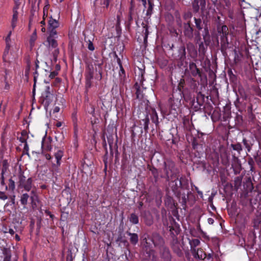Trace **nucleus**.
I'll return each instance as SVG.
<instances>
[{
	"label": "nucleus",
	"mask_w": 261,
	"mask_h": 261,
	"mask_svg": "<svg viewBox=\"0 0 261 261\" xmlns=\"http://www.w3.org/2000/svg\"><path fill=\"white\" fill-rule=\"evenodd\" d=\"M164 171L167 179L175 184L171 186L173 191L176 190L178 187H183L185 185V177H181L178 180L179 172L175 167V163L171 161H167L164 163Z\"/></svg>",
	"instance_id": "1"
},
{
	"label": "nucleus",
	"mask_w": 261,
	"mask_h": 261,
	"mask_svg": "<svg viewBox=\"0 0 261 261\" xmlns=\"http://www.w3.org/2000/svg\"><path fill=\"white\" fill-rule=\"evenodd\" d=\"M12 31H10L6 38V47L4 52L3 58L5 62H11L17 57L18 48L16 46H14L10 39Z\"/></svg>",
	"instance_id": "2"
},
{
	"label": "nucleus",
	"mask_w": 261,
	"mask_h": 261,
	"mask_svg": "<svg viewBox=\"0 0 261 261\" xmlns=\"http://www.w3.org/2000/svg\"><path fill=\"white\" fill-rule=\"evenodd\" d=\"M184 83L180 81L176 89H173L172 97L168 100V102L171 108L176 111L181 106V101L183 97L182 89Z\"/></svg>",
	"instance_id": "3"
},
{
	"label": "nucleus",
	"mask_w": 261,
	"mask_h": 261,
	"mask_svg": "<svg viewBox=\"0 0 261 261\" xmlns=\"http://www.w3.org/2000/svg\"><path fill=\"white\" fill-rule=\"evenodd\" d=\"M218 33L220 36L221 51H225L228 48L229 44L228 39L229 34L228 27L226 25H223L220 28H218Z\"/></svg>",
	"instance_id": "4"
},
{
	"label": "nucleus",
	"mask_w": 261,
	"mask_h": 261,
	"mask_svg": "<svg viewBox=\"0 0 261 261\" xmlns=\"http://www.w3.org/2000/svg\"><path fill=\"white\" fill-rule=\"evenodd\" d=\"M19 186L23 188L25 190L29 191L32 188V179L29 178L26 179L23 173L20 172L18 175Z\"/></svg>",
	"instance_id": "5"
},
{
	"label": "nucleus",
	"mask_w": 261,
	"mask_h": 261,
	"mask_svg": "<svg viewBox=\"0 0 261 261\" xmlns=\"http://www.w3.org/2000/svg\"><path fill=\"white\" fill-rule=\"evenodd\" d=\"M59 27V23L57 20L53 18L52 16L49 17L48 22V31L50 35H57L56 29Z\"/></svg>",
	"instance_id": "6"
},
{
	"label": "nucleus",
	"mask_w": 261,
	"mask_h": 261,
	"mask_svg": "<svg viewBox=\"0 0 261 261\" xmlns=\"http://www.w3.org/2000/svg\"><path fill=\"white\" fill-rule=\"evenodd\" d=\"M54 95L50 92V87L47 86L45 87L44 91L42 93L41 97L45 102V105H48L51 101Z\"/></svg>",
	"instance_id": "7"
},
{
	"label": "nucleus",
	"mask_w": 261,
	"mask_h": 261,
	"mask_svg": "<svg viewBox=\"0 0 261 261\" xmlns=\"http://www.w3.org/2000/svg\"><path fill=\"white\" fill-rule=\"evenodd\" d=\"M171 248L174 253L178 256L181 257L183 255V252L181 249V245L177 239H173L171 244Z\"/></svg>",
	"instance_id": "8"
},
{
	"label": "nucleus",
	"mask_w": 261,
	"mask_h": 261,
	"mask_svg": "<svg viewBox=\"0 0 261 261\" xmlns=\"http://www.w3.org/2000/svg\"><path fill=\"white\" fill-rule=\"evenodd\" d=\"M184 34L185 36L190 39L193 37V28L191 25L190 21L185 23L184 24Z\"/></svg>",
	"instance_id": "9"
},
{
	"label": "nucleus",
	"mask_w": 261,
	"mask_h": 261,
	"mask_svg": "<svg viewBox=\"0 0 261 261\" xmlns=\"http://www.w3.org/2000/svg\"><path fill=\"white\" fill-rule=\"evenodd\" d=\"M159 249L160 254L162 258H163L164 261H170L171 259V255L169 248L164 246Z\"/></svg>",
	"instance_id": "10"
},
{
	"label": "nucleus",
	"mask_w": 261,
	"mask_h": 261,
	"mask_svg": "<svg viewBox=\"0 0 261 261\" xmlns=\"http://www.w3.org/2000/svg\"><path fill=\"white\" fill-rule=\"evenodd\" d=\"M144 223L147 226H151L153 223V218L149 211H144L143 214Z\"/></svg>",
	"instance_id": "11"
},
{
	"label": "nucleus",
	"mask_w": 261,
	"mask_h": 261,
	"mask_svg": "<svg viewBox=\"0 0 261 261\" xmlns=\"http://www.w3.org/2000/svg\"><path fill=\"white\" fill-rule=\"evenodd\" d=\"M152 241L154 246L159 247V248L164 246V239L159 234H154L152 236Z\"/></svg>",
	"instance_id": "12"
},
{
	"label": "nucleus",
	"mask_w": 261,
	"mask_h": 261,
	"mask_svg": "<svg viewBox=\"0 0 261 261\" xmlns=\"http://www.w3.org/2000/svg\"><path fill=\"white\" fill-rule=\"evenodd\" d=\"M189 69L191 75L194 77L198 76L199 77L201 76V73L200 69L197 68L195 63L192 62L189 64Z\"/></svg>",
	"instance_id": "13"
},
{
	"label": "nucleus",
	"mask_w": 261,
	"mask_h": 261,
	"mask_svg": "<svg viewBox=\"0 0 261 261\" xmlns=\"http://www.w3.org/2000/svg\"><path fill=\"white\" fill-rule=\"evenodd\" d=\"M193 256L195 258L198 259H204L205 258L206 254L201 248L193 249L191 251Z\"/></svg>",
	"instance_id": "14"
},
{
	"label": "nucleus",
	"mask_w": 261,
	"mask_h": 261,
	"mask_svg": "<svg viewBox=\"0 0 261 261\" xmlns=\"http://www.w3.org/2000/svg\"><path fill=\"white\" fill-rule=\"evenodd\" d=\"M57 35H49L48 37L47 38V41L48 44V47L50 48L51 47L52 48H56L58 46V43L56 40V38H57Z\"/></svg>",
	"instance_id": "15"
},
{
	"label": "nucleus",
	"mask_w": 261,
	"mask_h": 261,
	"mask_svg": "<svg viewBox=\"0 0 261 261\" xmlns=\"http://www.w3.org/2000/svg\"><path fill=\"white\" fill-rule=\"evenodd\" d=\"M202 36L205 44L206 45H209L210 43V35L209 30L206 24H205L204 27V30L202 32Z\"/></svg>",
	"instance_id": "16"
},
{
	"label": "nucleus",
	"mask_w": 261,
	"mask_h": 261,
	"mask_svg": "<svg viewBox=\"0 0 261 261\" xmlns=\"http://www.w3.org/2000/svg\"><path fill=\"white\" fill-rule=\"evenodd\" d=\"M17 10L18 9L15 10L14 9H13V15L11 21V27L12 30L15 28L17 25L18 16V12Z\"/></svg>",
	"instance_id": "17"
},
{
	"label": "nucleus",
	"mask_w": 261,
	"mask_h": 261,
	"mask_svg": "<svg viewBox=\"0 0 261 261\" xmlns=\"http://www.w3.org/2000/svg\"><path fill=\"white\" fill-rule=\"evenodd\" d=\"M94 76V69L91 66H88L85 71V80H92Z\"/></svg>",
	"instance_id": "18"
},
{
	"label": "nucleus",
	"mask_w": 261,
	"mask_h": 261,
	"mask_svg": "<svg viewBox=\"0 0 261 261\" xmlns=\"http://www.w3.org/2000/svg\"><path fill=\"white\" fill-rule=\"evenodd\" d=\"M242 143L247 149V151L250 152L252 149V146L253 145L254 141L248 140L246 138H243Z\"/></svg>",
	"instance_id": "19"
},
{
	"label": "nucleus",
	"mask_w": 261,
	"mask_h": 261,
	"mask_svg": "<svg viewBox=\"0 0 261 261\" xmlns=\"http://www.w3.org/2000/svg\"><path fill=\"white\" fill-rule=\"evenodd\" d=\"M149 114L150 115V118L152 122L155 123L156 126H157L159 123V118L155 110L154 109H151V111L149 112Z\"/></svg>",
	"instance_id": "20"
},
{
	"label": "nucleus",
	"mask_w": 261,
	"mask_h": 261,
	"mask_svg": "<svg viewBox=\"0 0 261 261\" xmlns=\"http://www.w3.org/2000/svg\"><path fill=\"white\" fill-rule=\"evenodd\" d=\"M134 87L136 89V94L137 98L140 99L143 98L144 94L143 93V91L141 89V88L139 86L137 83H136L135 84Z\"/></svg>",
	"instance_id": "21"
},
{
	"label": "nucleus",
	"mask_w": 261,
	"mask_h": 261,
	"mask_svg": "<svg viewBox=\"0 0 261 261\" xmlns=\"http://www.w3.org/2000/svg\"><path fill=\"white\" fill-rule=\"evenodd\" d=\"M63 156V151L61 150H58L55 153V156L57 161V166L59 167L61 165L60 160Z\"/></svg>",
	"instance_id": "22"
},
{
	"label": "nucleus",
	"mask_w": 261,
	"mask_h": 261,
	"mask_svg": "<svg viewBox=\"0 0 261 261\" xmlns=\"http://www.w3.org/2000/svg\"><path fill=\"white\" fill-rule=\"evenodd\" d=\"M127 234L130 237V242L133 244H136L138 242V236L137 233H131L130 232L127 231Z\"/></svg>",
	"instance_id": "23"
},
{
	"label": "nucleus",
	"mask_w": 261,
	"mask_h": 261,
	"mask_svg": "<svg viewBox=\"0 0 261 261\" xmlns=\"http://www.w3.org/2000/svg\"><path fill=\"white\" fill-rule=\"evenodd\" d=\"M196 28L199 30H201L203 28V25L204 24V21H202L200 18H194Z\"/></svg>",
	"instance_id": "24"
},
{
	"label": "nucleus",
	"mask_w": 261,
	"mask_h": 261,
	"mask_svg": "<svg viewBox=\"0 0 261 261\" xmlns=\"http://www.w3.org/2000/svg\"><path fill=\"white\" fill-rule=\"evenodd\" d=\"M15 188V184L14 180L12 178L9 179L8 186H5V190L13 191Z\"/></svg>",
	"instance_id": "25"
},
{
	"label": "nucleus",
	"mask_w": 261,
	"mask_h": 261,
	"mask_svg": "<svg viewBox=\"0 0 261 261\" xmlns=\"http://www.w3.org/2000/svg\"><path fill=\"white\" fill-rule=\"evenodd\" d=\"M178 51L179 59L181 60H184L186 58V48L185 46H181L179 48Z\"/></svg>",
	"instance_id": "26"
},
{
	"label": "nucleus",
	"mask_w": 261,
	"mask_h": 261,
	"mask_svg": "<svg viewBox=\"0 0 261 261\" xmlns=\"http://www.w3.org/2000/svg\"><path fill=\"white\" fill-rule=\"evenodd\" d=\"M29 197V195L27 193L23 194L20 197V201L21 204L24 206L26 205L28 203Z\"/></svg>",
	"instance_id": "27"
},
{
	"label": "nucleus",
	"mask_w": 261,
	"mask_h": 261,
	"mask_svg": "<svg viewBox=\"0 0 261 261\" xmlns=\"http://www.w3.org/2000/svg\"><path fill=\"white\" fill-rule=\"evenodd\" d=\"M129 220L131 223L134 224H137L139 223V218L138 216L135 213H132L130 214Z\"/></svg>",
	"instance_id": "28"
},
{
	"label": "nucleus",
	"mask_w": 261,
	"mask_h": 261,
	"mask_svg": "<svg viewBox=\"0 0 261 261\" xmlns=\"http://www.w3.org/2000/svg\"><path fill=\"white\" fill-rule=\"evenodd\" d=\"M200 241L197 239H194L190 241V245L191 246V250L192 251L193 249H196V247L198 246L200 244Z\"/></svg>",
	"instance_id": "29"
},
{
	"label": "nucleus",
	"mask_w": 261,
	"mask_h": 261,
	"mask_svg": "<svg viewBox=\"0 0 261 261\" xmlns=\"http://www.w3.org/2000/svg\"><path fill=\"white\" fill-rule=\"evenodd\" d=\"M142 120L144 122L143 126L144 130L146 132H147L149 129L148 124L149 123V118L148 115H147L145 118L142 119Z\"/></svg>",
	"instance_id": "30"
},
{
	"label": "nucleus",
	"mask_w": 261,
	"mask_h": 261,
	"mask_svg": "<svg viewBox=\"0 0 261 261\" xmlns=\"http://www.w3.org/2000/svg\"><path fill=\"white\" fill-rule=\"evenodd\" d=\"M42 147L46 151H50L51 149V146L50 141H43Z\"/></svg>",
	"instance_id": "31"
},
{
	"label": "nucleus",
	"mask_w": 261,
	"mask_h": 261,
	"mask_svg": "<svg viewBox=\"0 0 261 261\" xmlns=\"http://www.w3.org/2000/svg\"><path fill=\"white\" fill-rule=\"evenodd\" d=\"M148 7L146 11V15L150 16L152 13L153 4L150 0L148 1Z\"/></svg>",
	"instance_id": "32"
},
{
	"label": "nucleus",
	"mask_w": 261,
	"mask_h": 261,
	"mask_svg": "<svg viewBox=\"0 0 261 261\" xmlns=\"http://www.w3.org/2000/svg\"><path fill=\"white\" fill-rule=\"evenodd\" d=\"M231 146L234 150L237 151L239 153H240L242 151V145L239 143L235 144H231Z\"/></svg>",
	"instance_id": "33"
},
{
	"label": "nucleus",
	"mask_w": 261,
	"mask_h": 261,
	"mask_svg": "<svg viewBox=\"0 0 261 261\" xmlns=\"http://www.w3.org/2000/svg\"><path fill=\"white\" fill-rule=\"evenodd\" d=\"M6 171V169L5 168H3L2 169V172H1V186L4 187V189H5V179H4V173H5Z\"/></svg>",
	"instance_id": "34"
},
{
	"label": "nucleus",
	"mask_w": 261,
	"mask_h": 261,
	"mask_svg": "<svg viewBox=\"0 0 261 261\" xmlns=\"http://www.w3.org/2000/svg\"><path fill=\"white\" fill-rule=\"evenodd\" d=\"M2 230L3 231L4 233H9L11 235H13L15 233V230L11 228H8L6 226H3Z\"/></svg>",
	"instance_id": "35"
},
{
	"label": "nucleus",
	"mask_w": 261,
	"mask_h": 261,
	"mask_svg": "<svg viewBox=\"0 0 261 261\" xmlns=\"http://www.w3.org/2000/svg\"><path fill=\"white\" fill-rule=\"evenodd\" d=\"M200 6L199 3H197L196 1H193V2L192 3V7L193 9V11L195 12L196 13L198 12V11L199 10Z\"/></svg>",
	"instance_id": "36"
},
{
	"label": "nucleus",
	"mask_w": 261,
	"mask_h": 261,
	"mask_svg": "<svg viewBox=\"0 0 261 261\" xmlns=\"http://www.w3.org/2000/svg\"><path fill=\"white\" fill-rule=\"evenodd\" d=\"M142 25L143 26V28L144 30L143 31V33L144 34V41L147 40V36L148 35V27L146 24H144V23H142Z\"/></svg>",
	"instance_id": "37"
},
{
	"label": "nucleus",
	"mask_w": 261,
	"mask_h": 261,
	"mask_svg": "<svg viewBox=\"0 0 261 261\" xmlns=\"http://www.w3.org/2000/svg\"><path fill=\"white\" fill-rule=\"evenodd\" d=\"M19 140L21 143L27 142L26 133L24 132H22L21 134V136L19 137Z\"/></svg>",
	"instance_id": "38"
},
{
	"label": "nucleus",
	"mask_w": 261,
	"mask_h": 261,
	"mask_svg": "<svg viewBox=\"0 0 261 261\" xmlns=\"http://www.w3.org/2000/svg\"><path fill=\"white\" fill-rule=\"evenodd\" d=\"M38 76V73L37 70L36 69L35 71L34 72V85H33V93L35 92L36 84V82H37V79Z\"/></svg>",
	"instance_id": "39"
},
{
	"label": "nucleus",
	"mask_w": 261,
	"mask_h": 261,
	"mask_svg": "<svg viewBox=\"0 0 261 261\" xmlns=\"http://www.w3.org/2000/svg\"><path fill=\"white\" fill-rule=\"evenodd\" d=\"M49 9V6L46 5L44 6L43 8V19L45 20V18L47 17V13H48V10Z\"/></svg>",
	"instance_id": "40"
},
{
	"label": "nucleus",
	"mask_w": 261,
	"mask_h": 261,
	"mask_svg": "<svg viewBox=\"0 0 261 261\" xmlns=\"http://www.w3.org/2000/svg\"><path fill=\"white\" fill-rule=\"evenodd\" d=\"M119 75L121 80L124 79L125 77V73L123 67L120 68Z\"/></svg>",
	"instance_id": "41"
},
{
	"label": "nucleus",
	"mask_w": 261,
	"mask_h": 261,
	"mask_svg": "<svg viewBox=\"0 0 261 261\" xmlns=\"http://www.w3.org/2000/svg\"><path fill=\"white\" fill-rule=\"evenodd\" d=\"M194 1H196L197 3H199L200 6L201 7V9H203L205 7V0H194Z\"/></svg>",
	"instance_id": "42"
},
{
	"label": "nucleus",
	"mask_w": 261,
	"mask_h": 261,
	"mask_svg": "<svg viewBox=\"0 0 261 261\" xmlns=\"http://www.w3.org/2000/svg\"><path fill=\"white\" fill-rule=\"evenodd\" d=\"M194 1H196L197 3H199L200 6L201 7V9H203L205 7V0H194Z\"/></svg>",
	"instance_id": "43"
},
{
	"label": "nucleus",
	"mask_w": 261,
	"mask_h": 261,
	"mask_svg": "<svg viewBox=\"0 0 261 261\" xmlns=\"http://www.w3.org/2000/svg\"><path fill=\"white\" fill-rule=\"evenodd\" d=\"M14 2L15 5L13 7V9H14L15 10L18 9L21 4L20 0H14Z\"/></svg>",
	"instance_id": "44"
},
{
	"label": "nucleus",
	"mask_w": 261,
	"mask_h": 261,
	"mask_svg": "<svg viewBox=\"0 0 261 261\" xmlns=\"http://www.w3.org/2000/svg\"><path fill=\"white\" fill-rule=\"evenodd\" d=\"M92 85V80H86L85 87L87 90H88Z\"/></svg>",
	"instance_id": "45"
},
{
	"label": "nucleus",
	"mask_w": 261,
	"mask_h": 261,
	"mask_svg": "<svg viewBox=\"0 0 261 261\" xmlns=\"http://www.w3.org/2000/svg\"><path fill=\"white\" fill-rule=\"evenodd\" d=\"M8 198L7 196L6 195L5 193L4 192L0 191V199L2 200H6Z\"/></svg>",
	"instance_id": "46"
},
{
	"label": "nucleus",
	"mask_w": 261,
	"mask_h": 261,
	"mask_svg": "<svg viewBox=\"0 0 261 261\" xmlns=\"http://www.w3.org/2000/svg\"><path fill=\"white\" fill-rule=\"evenodd\" d=\"M88 48L90 50H91V51H93L94 50V46L93 43H92V42H91V41L89 42V43L88 44Z\"/></svg>",
	"instance_id": "47"
},
{
	"label": "nucleus",
	"mask_w": 261,
	"mask_h": 261,
	"mask_svg": "<svg viewBox=\"0 0 261 261\" xmlns=\"http://www.w3.org/2000/svg\"><path fill=\"white\" fill-rule=\"evenodd\" d=\"M57 75V72H56V71H53V72H51L49 75V77L50 78V79H53L54 78L56 75Z\"/></svg>",
	"instance_id": "48"
},
{
	"label": "nucleus",
	"mask_w": 261,
	"mask_h": 261,
	"mask_svg": "<svg viewBox=\"0 0 261 261\" xmlns=\"http://www.w3.org/2000/svg\"><path fill=\"white\" fill-rule=\"evenodd\" d=\"M255 161L257 163L258 166L261 168V160L259 159H257V158H255Z\"/></svg>",
	"instance_id": "49"
},
{
	"label": "nucleus",
	"mask_w": 261,
	"mask_h": 261,
	"mask_svg": "<svg viewBox=\"0 0 261 261\" xmlns=\"http://www.w3.org/2000/svg\"><path fill=\"white\" fill-rule=\"evenodd\" d=\"M191 16H192V14L190 12H188V13L185 14V15L184 16V18L185 19H186L188 18L191 17Z\"/></svg>",
	"instance_id": "50"
},
{
	"label": "nucleus",
	"mask_w": 261,
	"mask_h": 261,
	"mask_svg": "<svg viewBox=\"0 0 261 261\" xmlns=\"http://www.w3.org/2000/svg\"><path fill=\"white\" fill-rule=\"evenodd\" d=\"M110 3V0H103L102 5L105 6L107 8L109 6Z\"/></svg>",
	"instance_id": "51"
},
{
	"label": "nucleus",
	"mask_w": 261,
	"mask_h": 261,
	"mask_svg": "<svg viewBox=\"0 0 261 261\" xmlns=\"http://www.w3.org/2000/svg\"><path fill=\"white\" fill-rule=\"evenodd\" d=\"M199 50H204V45H203V42H201L199 45Z\"/></svg>",
	"instance_id": "52"
},
{
	"label": "nucleus",
	"mask_w": 261,
	"mask_h": 261,
	"mask_svg": "<svg viewBox=\"0 0 261 261\" xmlns=\"http://www.w3.org/2000/svg\"><path fill=\"white\" fill-rule=\"evenodd\" d=\"M9 89H10V85L9 84V83L7 82L6 81L5 84L4 89L6 90H9Z\"/></svg>",
	"instance_id": "53"
},
{
	"label": "nucleus",
	"mask_w": 261,
	"mask_h": 261,
	"mask_svg": "<svg viewBox=\"0 0 261 261\" xmlns=\"http://www.w3.org/2000/svg\"><path fill=\"white\" fill-rule=\"evenodd\" d=\"M60 110V108L58 106H56L53 109V113H58L59 112Z\"/></svg>",
	"instance_id": "54"
},
{
	"label": "nucleus",
	"mask_w": 261,
	"mask_h": 261,
	"mask_svg": "<svg viewBox=\"0 0 261 261\" xmlns=\"http://www.w3.org/2000/svg\"><path fill=\"white\" fill-rule=\"evenodd\" d=\"M117 59V62H118V64L119 66V67H122V64L121 63V61H120V59L118 57L117 55H116Z\"/></svg>",
	"instance_id": "55"
},
{
	"label": "nucleus",
	"mask_w": 261,
	"mask_h": 261,
	"mask_svg": "<svg viewBox=\"0 0 261 261\" xmlns=\"http://www.w3.org/2000/svg\"><path fill=\"white\" fill-rule=\"evenodd\" d=\"M117 25H119L120 24V21H121V19H120V16L118 15L117 16Z\"/></svg>",
	"instance_id": "56"
},
{
	"label": "nucleus",
	"mask_w": 261,
	"mask_h": 261,
	"mask_svg": "<svg viewBox=\"0 0 261 261\" xmlns=\"http://www.w3.org/2000/svg\"><path fill=\"white\" fill-rule=\"evenodd\" d=\"M15 195H12L10 197L11 201L13 204H15Z\"/></svg>",
	"instance_id": "57"
},
{
	"label": "nucleus",
	"mask_w": 261,
	"mask_h": 261,
	"mask_svg": "<svg viewBox=\"0 0 261 261\" xmlns=\"http://www.w3.org/2000/svg\"><path fill=\"white\" fill-rule=\"evenodd\" d=\"M30 67L28 66L27 68H26L25 71V76H28L29 74V71H30Z\"/></svg>",
	"instance_id": "58"
},
{
	"label": "nucleus",
	"mask_w": 261,
	"mask_h": 261,
	"mask_svg": "<svg viewBox=\"0 0 261 261\" xmlns=\"http://www.w3.org/2000/svg\"><path fill=\"white\" fill-rule=\"evenodd\" d=\"M39 61L38 60H36V61L35 62V67H36V70H37L39 67Z\"/></svg>",
	"instance_id": "59"
},
{
	"label": "nucleus",
	"mask_w": 261,
	"mask_h": 261,
	"mask_svg": "<svg viewBox=\"0 0 261 261\" xmlns=\"http://www.w3.org/2000/svg\"><path fill=\"white\" fill-rule=\"evenodd\" d=\"M208 222L210 224H213L214 222L213 219L210 218L208 219Z\"/></svg>",
	"instance_id": "60"
},
{
	"label": "nucleus",
	"mask_w": 261,
	"mask_h": 261,
	"mask_svg": "<svg viewBox=\"0 0 261 261\" xmlns=\"http://www.w3.org/2000/svg\"><path fill=\"white\" fill-rule=\"evenodd\" d=\"M29 149V146L27 144V142L24 143V149L26 151H28Z\"/></svg>",
	"instance_id": "61"
},
{
	"label": "nucleus",
	"mask_w": 261,
	"mask_h": 261,
	"mask_svg": "<svg viewBox=\"0 0 261 261\" xmlns=\"http://www.w3.org/2000/svg\"><path fill=\"white\" fill-rule=\"evenodd\" d=\"M132 20H133V17L132 16V13H131V12H130L129 15L128 16V21L130 22L132 21Z\"/></svg>",
	"instance_id": "62"
},
{
	"label": "nucleus",
	"mask_w": 261,
	"mask_h": 261,
	"mask_svg": "<svg viewBox=\"0 0 261 261\" xmlns=\"http://www.w3.org/2000/svg\"><path fill=\"white\" fill-rule=\"evenodd\" d=\"M15 240L17 241H19L20 240V238L19 236L17 234H15Z\"/></svg>",
	"instance_id": "63"
},
{
	"label": "nucleus",
	"mask_w": 261,
	"mask_h": 261,
	"mask_svg": "<svg viewBox=\"0 0 261 261\" xmlns=\"http://www.w3.org/2000/svg\"><path fill=\"white\" fill-rule=\"evenodd\" d=\"M45 158L47 160H50L51 159V155L50 154H46Z\"/></svg>",
	"instance_id": "64"
}]
</instances>
